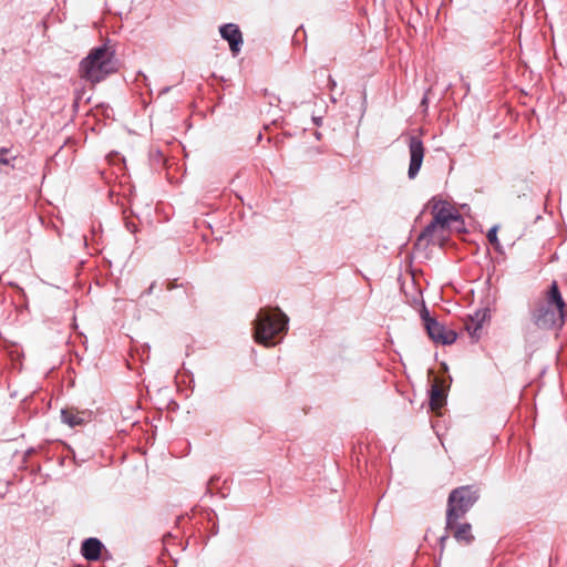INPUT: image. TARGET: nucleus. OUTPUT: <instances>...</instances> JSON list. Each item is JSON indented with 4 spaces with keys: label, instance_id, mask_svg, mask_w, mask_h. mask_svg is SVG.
I'll return each mask as SVG.
<instances>
[{
    "label": "nucleus",
    "instance_id": "7",
    "mask_svg": "<svg viewBox=\"0 0 567 567\" xmlns=\"http://www.w3.org/2000/svg\"><path fill=\"white\" fill-rule=\"evenodd\" d=\"M219 33L228 42L233 55H237L244 42L239 27L235 23H226L219 28Z\"/></svg>",
    "mask_w": 567,
    "mask_h": 567
},
{
    "label": "nucleus",
    "instance_id": "14",
    "mask_svg": "<svg viewBox=\"0 0 567 567\" xmlns=\"http://www.w3.org/2000/svg\"><path fill=\"white\" fill-rule=\"evenodd\" d=\"M497 226H493L487 233L488 241L498 250L501 247L499 240L497 238Z\"/></svg>",
    "mask_w": 567,
    "mask_h": 567
},
{
    "label": "nucleus",
    "instance_id": "15",
    "mask_svg": "<svg viewBox=\"0 0 567 567\" xmlns=\"http://www.w3.org/2000/svg\"><path fill=\"white\" fill-rule=\"evenodd\" d=\"M421 319L423 320L424 327L426 328L430 321H436L435 319L431 318L430 312L425 306H423L421 310Z\"/></svg>",
    "mask_w": 567,
    "mask_h": 567
},
{
    "label": "nucleus",
    "instance_id": "6",
    "mask_svg": "<svg viewBox=\"0 0 567 567\" xmlns=\"http://www.w3.org/2000/svg\"><path fill=\"white\" fill-rule=\"evenodd\" d=\"M409 151H410V165L408 175L412 179L414 178L422 166L424 157V145L423 142L416 136L409 137Z\"/></svg>",
    "mask_w": 567,
    "mask_h": 567
},
{
    "label": "nucleus",
    "instance_id": "17",
    "mask_svg": "<svg viewBox=\"0 0 567 567\" xmlns=\"http://www.w3.org/2000/svg\"><path fill=\"white\" fill-rule=\"evenodd\" d=\"M446 539H447V535H443V536H441V538H440V545H441V548H442V549H443V547H444V544H445Z\"/></svg>",
    "mask_w": 567,
    "mask_h": 567
},
{
    "label": "nucleus",
    "instance_id": "3",
    "mask_svg": "<svg viewBox=\"0 0 567 567\" xmlns=\"http://www.w3.org/2000/svg\"><path fill=\"white\" fill-rule=\"evenodd\" d=\"M534 322L544 329L561 328L565 322V301L554 281L542 302L533 313Z\"/></svg>",
    "mask_w": 567,
    "mask_h": 567
},
{
    "label": "nucleus",
    "instance_id": "13",
    "mask_svg": "<svg viewBox=\"0 0 567 567\" xmlns=\"http://www.w3.org/2000/svg\"><path fill=\"white\" fill-rule=\"evenodd\" d=\"M444 404V392L443 390L434 384L431 389L430 405L433 411L440 410Z\"/></svg>",
    "mask_w": 567,
    "mask_h": 567
},
{
    "label": "nucleus",
    "instance_id": "12",
    "mask_svg": "<svg viewBox=\"0 0 567 567\" xmlns=\"http://www.w3.org/2000/svg\"><path fill=\"white\" fill-rule=\"evenodd\" d=\"M457 542L470 544L473 540L472 526L468 523H455L454 528L450 529Z\"/></svg>",
    "mask_w": 567,
    "mask_h": 567
},
{
    "label": "nucleus",
    "instance_id": "4",
    "mask_svg": "<svg viewBox=\"0 0 567 567\" xmlns=\"http://www.w3.org/2000/svg\"><path fill=\"white\" fill-rule=\"evenodd\" d=\"M478 499V491L473 486H461L451 492L447 499L446 529H452Z\"/></svg>",
    "mask_w": 567,
    "mask_h": 567
},
{
    "label": "nucleus",
    "instance_id": "10",
    "mask_svg": "<svg viewBox=\"0 0 567 567\" xmlns=\"http://www.w3.org/2000/svg\"><path fill=\"white\" fill-rule=\"evenodd\" d=\"M90 413L82 411H74L72 409H65L61 411L62 422L68 424L70 427L82 425L90 420Z\"/></svg>",
    "mask_w": 567,
    "mask_h": 567
},
{
    "label": "nucleus",
    "instance_id": "18",
    "mask_svg": "<svg viewBox=\"0 0 567 567\" xmlns=\"http://www.w3.org/2000/svg\"><path fill=\"white\" fill-rule=\"evenodd\" d=\"M329 83H330L331 87L336 86V81L331 78L329 79Z\"/></svg>",
    "mask_w": 567,
    "mask_h": 567
},
{
    "label": "nucleus",
    "instance_id": "9",
    "mask_svg": "<svg viewBox=\"0 0 567 567\" xmlns=\"http://www.w3.org/2000/svg\"><path fill=\"white\" fill-rule=\"evenodd\" d=\"M487 316L488 315L486 309L478 310L474 313V316H471L465 322V329L473 340L476 341L481 338L483 323L487 319Z\"/></svg>",
    "mask_w": 567,
    "mask_h": 567
},
{
    "label": "nucleus",
    "instance_id": "16",
    "mask_svg": "<svg viewBox=\"0 0 567 567\" xmlns=\"http://www.w3.org/2000/svg\"><path fill=\"white\" fill-rule=\"evenodd\" d=\"M9 150L0 148V165H8L10 163V158L8 157Z\"/></svg>",
    "mask_w": 567,
    "mask_h": 567
},
{
    "label": "nucleus",
    "instance_id": "2",
    "mask_svg": "<svg viewBox=\"0 0 567 567\" xmlns=\"http://www.w3.org/2000/svg\"><path fill=\"white\" fill-rule=\"evenodd\" d=\"M116 71V61L113 50L107 45L93 48L84 58L79 68L81 78L92 83L104 80Z\"/></svg>",
    "mask_w": 567,
    "mask_h": 567
},
{
    "label": "nucleus",
    "instance_id": "5",
    "mask_svg": "<svg viewBox=\"0 0 567 567\" xmlns=\"http://www.w3.org/2000/svg\"><path fill=\"white\" fill-rule=\"evenodd\" d=\"M433 220L429 224L420 235V239L431 237L436 228H445L451 221L458 220L460 214L444 200L433 199Z\"/></svg>",
    "mask_w": 567,
    "mask_h": 567
},
{
    "label": "nucleus",
    "instance_id": "1",
    "mask_svg": "<svg viewBox=\"0 0 567 567\" xmlns=\"http://www.w3.org/2000/svg\"><path fill=\"white\" fill-rule=\"evenodd\" d=\"M254 324L255 341L270 347L276 344V337L286 333L288 317L278 308H262L258 311Z\"/></svg>",
    "mask_w": 567,
    "mask_h": 567
},
{
    "label": "nucleus",
    "instance_id": "11",
    "mask_svg": "<svg viewBox=\"0 0 567 567\" xmlns=\"http://www.w3.org/2000/svg\"><path fill=\"white\" fill-rule=\"evenodd\" d=\"M102 543L97 538H87L83 542L81 553L87 560H96L100 558Z\"/></svg>",
    "mask_w": 567,
    "mask_h": 567
},
{
    "label": "nucleus",
    "instance_id": "8",
    "mask_svg": "<svg viewBox=\"0 0 567 567\" xmlns=\"http://www.w3.org/2000/svg\"><path fill=\"white\" fill-rule=\"evenodd\" d=\"M425 329L429 337L436 343L452 344L457 338L455 331L447 329L437 321H430Z\"/></svg>",
    "mask_w": 567,
    "mask_h": 567
}]
</instances>
